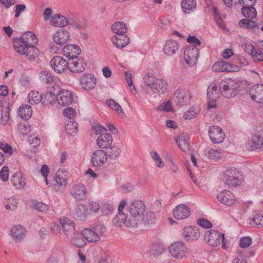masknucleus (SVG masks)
Returning <instances> with one entry per match:
<instances>
[{
	"label": "nucleus",
	"instance_id": "bb28decb",
	"mask_svg": "<svg viewBox=\"0 0 263 263\" xmlns=\"http://www.w3.org/2000/svg\"><path fill=\"white\" fill-rule=\"evenodd\" d=\"M112 143V136L109 133L100 135L97 140V144L100 149L107 148L111 146Z\"/></svg>",
	"mask_w": 263,
	"mask_h": 263
},
{
	"label": "nucleus",
	"instance_id": "2eb2a0df",
	"mask_svg": "<svg viewBox=\"0 0 263 263\" xmlns=\"http://www.w3.org/2000/svg\"><path fill=\"white\" fill-rule=\"evenodd\" d=\"M199 229L196 226L184 227L182 230V236L186 241H195L200 237Z\"/></svg>",
	"mask_w": 263,
	"mask_h": 263
},
{
	"label": "nucleus",
	"instance_id": "ea45409f",
	"mask_svg": "<svg viewBox=\"0 0 263 263\" xmlns=\"http://www.w3.org/2000/svg\"><path fill=\"white\" fill-rule=\"evenodd\" d=\"M70 243L77 248H83L86 245L85 240L84 238L81 237L78 234L72 235L71 237L68 238Z\"/></svg>",
	"mask_w": 263,
	"mask_h": 263
},
{
	"label": "nucleus",
	"instance_id": "393cba45",
	"mask_svg": "<svg viewBox=\"0 0 263 263\" xmlns=\"http://www.w3.org/2000/svg\"><path fill=\"white\" fill-rule=\"evenodd\" d=\"M167 89V83L162 79H158L151 87L150 91L156 95L164 93Z\"/></svg>",
	"mask_w": 263,
	"mask_h": 263
},
{
	"label": "nucleus",
	"instance_id": "2f4dec72",
	"mask_svg": "<svg viewBox=\"0 0 263 263\" xmlns=\"http://www.w3.org/2000/svg\"><path fill=\"white\" fill-rule=\"evenodd\" d=\"M89 214L88 210L86 206L84 204H78L74 211V215L76 218L80 220H84Z\"/></svg>",
	"mask_w": 263,
	"mask_h": 263
},
{
	"label": "nucleus",
	"instance_id": "09e8293b",
	"mask_svg": "<svg viewBox=\"0 0 263 263\" xmlns=\"http://www.w3.org/2000/svg\"><path fill=\"white\" fill-rule=\"evenodd\" d=\"M40 79L43 83L49 84L53 82V77L49 72L43 71L40 73Z\"/></svg>",
	"mask_w": 263,
	"mask_h": 263
},
{
	"label": "nucleus",
	"instance_id": "c756f323",
	"mask_svg": "<svg viewBox=\"0 0 263 263\" xmlns=\"http://www.w3.org/2000/svg\"><path fill=\"white\" fill-rule=\"evenodd\" d=\"M179 49L178 43L174 40L166 41L164 47L163 52L168 55H172L176 52Z\"/></svg>",
	"mask_w": 263,
	"mask_h": 263
},
{
	"label": "nucleus",
	"instance_id": "a878e982",
	"mask_svg": "<svg viewBox=\"0 0 263 263\" xmlns=\"http://www.w3.org/2000/svg\"><path fill=\"white\" fill-rule=\"evenodd\" d=\"M251 99L258 103H263V84L253 86L250 90Z\"/></svg>",
	"mask_w": 263,
	"mask_h": 263
},
{
	"label": "nucleus",
	"instance_id": "9b49d317",
	"mask_svg": "<svg viewBox=\"0 0 263 263\" xmlns=\"http://www.w3.org/2000/svg\"><path fill=\"white\" fill-rule=\"evenodd\" d=\"M245 147L250 151L263 149V132L254 135L251 139L245 143Z\"/></svg>",
	"mask_w": 263,
	"mask_h": 263
},
{
	"label": "nucleus",
	"instance_id": "aec40b11",
	"mask_svg": "<svg viewBox=\"0 0 263 263\" xmlns=\"http://www.w3.org/2000/svg\"><path fill=\"white\" fill-rule=\"evenodd\" d=\"M80 82L83 89L87 90H91L96 85V79L92 74L85 73L81 77Z\"/></svg>",
	"mask_w": 263,
	"mask_h": 263
},
{
	"label": "nucleus",
	"instance_id": "774afa93",
	"mask_svg": "<svg viewBox=\"0 0 263 263\" xmlns=\"http://www.w3.org/2000/svg\"><path fill=\"white\" fill-rule=\"evenodd\" d=\"M18 130L23 135H27L30 130V126L26 124H21L18 126Z\"/></svg>",
	"mask_w": 263,
	"mask_h": 263
},
{
	"label": "nucleus",
	"instance_id": "f257e3e1",
	"mask_svg": "<svg viewBox=\"0 0 263 263\" xmlns=\"http://www.w3.org/2000/svg\"><path fill=\"white\" fill-rule=\"evenodd\" d=\"M38 39L34 33L28 31L23 33L19 39L13 40V46L15 51L30 61L34 60L39 53L35 45Z\"/></svg>",
	"mask_w": 263,
	"mask_h": 263
},
{
	"label": "nucleus",
	"instance_id": "603ef678",
	"mask_svg": "<svg viewBox=\"0 0 263 263\" xmlns=\"http://www.w3.org/2000/svg\"><path fill=\"white\" fill-rule=\"evenodd\" d=\"M65 117L68 118L69 121H74V118L76 116V111L71 107H67L63 111Z\"/></svg>",
	"mask_w": 263,
	"mask_h": 263
},
{
	"label": "nucleus",
	"instance_id": "3c124183",
	"mask_svg": "<svg viewBox=\"0 0 263 263\" xmlns=\"http://www.w3.org/2000/svg\"><path fill=\"white\" fill-rule=\"evenodd\" d=\"M141 219L148 223L153 222L155 219V214L152 211H147L145 214L144 213L141 217Z\"/></svg>",
	"mask_w": 263,
	"mask_h": 263
},
{
	"label": "nucleus",
	"instance_id": "a211bd4d",
	"mask_svg": "<svg viewBox=\"0 0 263 263\" xmlns=\"http://www.w3.org/2000/svg\"><path fill=\"white\" fill-rule=\"evenodd\" d=\"M54 180L57 184L53 185V189L55 191H59L61 190H64L67 184V175L66 172L62 170H59L54 177Z\"/></svg>",
	"mask_w": 263,
	"mask_h": 263
},
{
	"label": "nucleus",
	"instance_id": "052dcab7",
	"mask_svg": "<svg viewBox=\"0 0 263 263\" xmlns=\"http://www.w3.org/2000/svg\"><path fill=\"white\" fill-rule=\"evenodd\" d=\"M0 149L2 150L5 153L11 155L12 154V148L7 143L3 142L0 143Z\"/></svg>",
	"mask_w": 263,
	"mask_h": 263
},
{
	"label": "nucleus",
	"instance_id": "6e6d98bb",
	"mask_svg": "<svg viewBox=\"0 0 263 263\" xmlns=\"http://www.w3.org/2000/svg\"><path fill=\"white\" fill-rule=\"evenodd\" d=\"M153 159L157 163V166L159 168H162L164 166V162L162 161L159 154L156 151H152L150 153Z\"/></svg>",
	"mask_w": 263,
	"mask_h": 263
},
{
	"label": "nucleus",
	"instance_id": "f704fd0d",
	"mask_svg": "<svg viewBox=\"0 0 263 263\" xmlns=\"http://www.w3.org/2000/svg\"><path fill=\"white\" fill-rule=\"evenodd\" d=\"M11 234L14 241L18 242L21 241L24 237L25 230L21 226H15L11 229Z\"/></svg>",
	"mask_w": 263,
	"mask_h": 263
},
{
	"label": "nucleus",
	"instance_id": "864d4df0",
	"mask_svg": "<svg viewBox=\"0 0 263 263\" xmlns=\"http://www.w3.org/2000/svg\"><path fill=\"white\" fill-rule=\"evenodd\" d=\"M4 203L5 208L8 210H14L17 205L16 200L13 198L7 199Z\"/></svg>",
	"mask_w": 263,
	"mask_h": 263
},
{
	"label": "nucleus",
	"instance_id": "4be33fe9",
	"mask_svg": "<svg viewBox=\"0 0 263 263\" xmlns=\"http://www.w3.org/2000/svg\"><path fill=\"white\" fill-rule=\"evenodd\" d=\"M191 214L190 209L184 204H179L176 206L173 211L175 218L182 220L187 218Z\"/></svg>",
	"mask_w": 263,
	"mask_h": 263
},
{
	"label": "nucleus",
	"instance_id": "680f3d73",
	"mask_svg": "<svg viewBox=\"0 0 263 263\" xmlns=\"http://www.w3.org/2000/svg\"><path fill=\"white\" fill-rule=\"evenodd\" d=\"M197 223L202 228L205 229H209L212 227V223L206 219L199 218L197 220Z\"/></svg>",
	"mask_w": 263,
	"mask_h": 263
},
{
	"label": "nucleus",
	"instance_id": "6e6552de",
	"mask_svg": "<svg viewBox=\"0 0 263 263\" xmlns=\"http://www.w3.org/2000/svg\"><path fill=\"white\" fill-rule=\"evenodd\" d=\"M204 238L210 246L215 247L223 242L224 234H221L214 230H208L204 234Z\"/></svg>",
	"mask_w": 263,
	"mask_h": 263
},
{
	"label": "nucleus",
	"instance_id": "69168bd1",
	"mask_svg": "<svg viewBox=\"0 0 263 263\" xmlns=\"http://www.w3.org/2000/svg\"><path fill=\"white\" fill-rule=\"evenodd\" d=\"M187 42L192 44L191 45H195L197 47L200 45V41L194 36H189L187 39Z\"/></svg>",
	"mask_w": 263,
	"mask_h": 263
},
{
	"label": "nucleus",
	"instance_id": "7c9ffc66",
	"mask_svg": "<svg viewBox=\"0 0 263 263\" xmlns=\"http://www.w3.org/2000/svg\"><path fill=\"white\" fill-rule=\"evenodd\" d=\"M213 71L220 72L223 71H232L233 70L231 64L224 61H218L216 62L212 66Z\"/></svg>",
	"mask_w": 263,
	"mask_h": 263
},
{
	"label": "nucleus",
	"instance_id": "e433bc0d",
	"mask_svg": "<svg viewBox=\"0 0 263 263\" xmlns=\"http://www.w3.org/2000/svg\"><path fill=\"white\" fill-rule=\"evenodd\" d=\"M105 153H106L107 158L110 159H115L117 158L121 153V149L117 145H111L110 146L106 148Z\"/></svg>",
	"mask_w": 263,
	"mask_h": 263
},
{
	"label": "nucleus",
	"instance_id": "4c0bfd02",
	"mask_svg": "<svg viewBox=\"0 0 263 263\" xmlns=\"http://www.w3.org/2000/svg\"><path fill=\"white\" fill-rule=\"evenodd\" d=\"M111 29L117 36L125 35V33L127 30L125 23L120 22L115 23L112 26Z\"/></svg>",
	"mask_w": 263,
	"mask_h": 263
},
{
	"label": "nucleus",
	"instance_id": "423d86ee",
	"mask_svg": "<svg viewBox=\"0 0 263 263\" xmlns=\"http://www.w3.org/2000/svg\"><path fill=\"white\" fill-rule=\"evenodd\" d=\"M77 98L74 93L66 89H61L56 97L58 103L62 106L71 105Z\"/></svg>",
	"mask_w": 263,
	"mask_h": 263
},
{
	"label": "nucleus",
	"instance_id": "5701e85b",
	"mask_svg": "<svg viewBox=\"0 0 263 263\" xmlns=\"http://www.w3.org/2000/svg\"><path fill=\"white\" fill-rule=\"evenodd\" d=\"M86 67V64L82 58L76 57L72 58L71 63H69L68 69L72 72H82Z\"/></svg>",
	"mask_w": 263,
	"mask_h": 263
},
{
	"label": "nucleus",
	"instance_id": "f03ea898",
	"mask_svg": "<svg viewBox=\"0 0 263 263\" xmlns=\"http://www.w3.org/2000/svg\"><path fill=\"white\" fill-rule=\"evenodd\" d=\"M105 231V227L103 224L96 223L89 228L83 229L81 235L88 242H97L101 240Z\"/></svg>",
	"mask_w": 263,
	"mask_h": 263
},
{
	"label": "nucleus",
	"instance_id": "473e14b6",
	"mask_svg": "<svg viewBox=\"0 0 263 263\" xmlns=\"http://www.w3.org/2000/svg\"><path fill=\"white\" fill-rule=\"evenodd\" d=\"M111 41L117 48H123L129 43V39L126 35L113 36Z\"/></svg>",
	"mask_w": 263,
	"mask_h": 263
},
{
	"label": "nucleus",
	"instance_id": "58836bf2",
	"mask_svg": "<svg viewBox=\"0 0 263 263\" xmlns=\"http://www.w3.org/2000/svg\"><path fill=\"white\" fill-rule=\"evenodd\" d=\"M11 182L13 185L16 188L23 187L25 185V179L21 172L14 173L11 179Z\"/></svg>",
	"mask_w": 263,
	"mask_h": 263
},
{
	"label": "nucleus",
	"instance_id": "8fccbe9b",
	"mask_svg": "<svg viewBox=\"0 0 263 263\" xmlns=\"http://www.w3.org/2000/svg\"><path fill=\"white\" fill-rule=\"evenodd\" d=\"M208 156L209 159L217 160L222 157V152L220 149H211L209 151Z\"/></svg>",
	"mask_w": 263,
	"mask_h": 263
},
{
	"label": "nucleus",
	"instance_id": "6ab92c4d",
	"mask_svg": "<svg viewBox=\"0 0 263 263\" xmlns=\"http://www.w3.org/2000/svg\"><path fill=\"white\" fill-rule=\"evenodd\" d=\"M60 222L64 234L68 239L75 233V227L73 221L67 218H61Z\"/></svg>",
	"mask_w": 263,
	"mask_h": 263
},
{
	"label": "nucleus",
	"instance_id": "b1692460",
	"mask_svg": "<svg viewBox=\"0 0 263 263\" xmlns=\"http://www.w3.org/2000/svg\"><path fill=\"white\" fill-rule=\"evenodd\" d=\"M176 142L182 151L186 153L190 152L191 147L187 134L181 133L176 138Z\"/></svg>",
	"mask_w": 263,
	"mask_h": 263
},
{
	"label": "nucleus",
	"instance_id": "ddd939ff",
	"mask_svg": "<svg viewBox=\"0 0 263 263\" xmlns=\"http://www.w3.org/2000/svg\"><path fill=\"white\" fill-rule=\"evenodd\" d=\"M106 153L103 149L95 151L91 156V163L96 167H100L105 164L107 160Z\"/></svg>",
	"mask_w": 263,
	"mask_h": 263
},
{
	"label": "nucleus",
	"instance_id": "412c9836",
	"mask_svg": "<svg viewBox=\"0 0 263 263\" xmlns=\"http://www.w3.org/2000/svg\"><path fill=\"white\" fill-rule=\"evenodd\" d=\"M52 39L55 43L63 46L69 41L70 34L68 31L64 29H60L53 35Z\"/></svg>",
	"mask_w": 263,
	"mask_h": 263
},
{
	"label": "nucleus",
	"instance_id": "5fc2aeb1",
	"mask_svg": "<svg viewBox=\"0 0 263 263\" xmlns=\"http://www.w3.org/2000/svg\"><path fill=\"white\" fill-rule=\"evenodd\" d=\"M107 105L112 109L117 111L119 114H123V110L120 105L114 100L110 99L106 101Z\"/></svg>",
	"mask_w": 263,
	"mask_h": 263
},
{
	"label": "nucleus",
	"instance_id": "4468645a",
	"mask_svg": "<svg viewBox=\"0 0 263 263\" xmlns=\"http://www.w3.org/2000/svg\"><path fill=\"white\" fill-rule=\"evenodd\" d=\"M209 135L212 142L215 144L222 142L225 138L223 130L217 126H212L209 128Z\"/></svg>",
	"mask_w": 263,
	"mask_h": 263
},
{
	"label": "nucleus",
	"instance_id": "1a4fd4ad",
	"mask_svg": "<svg viewBox=\"0 0 263 263\" xmlns=\"http://www.w3.org/2000/svg\"><path fill=\"white\" fill-rule=\"evenodd\" d=\"M199 54V49L195 45H189L184 51L185 62L190 65H194L197 60Z\"/></svg>",
	"mask_w": 263,
	"mask_h": 263
},
{
	"label": "nucleus",
	"instance_id": "cd10ccee",
	"mask_svg": "<svg viewBox=\"0 0 263 263\" xmlns=\"http://www.w3.org/2000/svg\"><path fill=\"white\" fill-rule=\"evenodd\" d=\"M50 23L55 27H64L68 25V18L61 14H57L51 16Z\"/></svg>",
	"mask_w": 263,
	"mask_h": 263
},
{
	"label": "nucleus",
	"instance_id": "bf43d9fd",
	"mask_svg": "<svg viewBox=\"0 0 263 263\" xmlns=\"http://www.w3.org/2000/svg\"><path fill=\"white\" fill-rule=\"evenodd\" d=\"M33 208L41 212H44L48 210V206L42 202H35L33 204Z\"/></svg>",
	"mask_w": 263,
	"mask_h": 263
},
{
	"label": "nucleus",
	"instance_id": "0e129e2a",
	"mask_svg": "<svg viewBox=\"0 0 263 263\" xmlns=\"http://www.w3.org/2000/svg\"><path fill=\"white\" fill-rule=\"evenodd\" d=\"M252 222L257 226L263 227V215L261 214H256L253 218Z\"/></svg>",
	"mask_w": 263,
	"mask_h": 263
},
{
	"label": "nucleus",
	"instance_id": "e2e57ef3",
	"mask_svg": "<svg viewBox=\"0 0 263 263\" xmlns=\"http://www.w3.org/2000/svg\"><path fill=\"white\" fill-rule=\"evenodd\" d=\"M9 169L7 166H4L0 171V177L4 181H6L8 179Z\"/></svg>",
	"mask_w": 263,
	"mask_h": 263
},
{
	"label": "nucleus",
	"instance_id": "37998d69",
	"mask_svg": "<svg viewBox=\"0 0 263 263\" xmlns=\"http://www.w3.org/2000/svg\"><path fill=\"white\" fill-rule=\"evenodd\" d=\"M159 78H157L153 74L148 72L143 77V80L145 86L150 90L151 87Z\"/></svg>",
	"mask_w": 263,
	"mask_h": 263
},
{
	"label": "nucleus",
	"instance_id": "20e7f679",
	"mask_svg": "<svg viewBox=\"0 0 263 263\" xmlns=\"http://www.w3.org/2000/svg\"><path fill=\"white\" fill-rule=\"evenodd\" d=\"M241 176V172L233 167L227 168L222 174L225 183L231 187L240 184L242 181Z\"/></svg>",
	"mask_w": 263,
	"mask_h": 263
},
{
	"label": "nucleus",
	"instance_id": "c03bdc74",
	"mask_svg": "<svg viewBox=\"0 0 263 263\" xmlns=\"http://www.w3.org/2000/svg\"><path fill=\"white\" fill-rule=\"evenodd\" d=\"M200 111V108L198 105H194L186 111L183 116L185 120H190L194 118Z\"/></svg>",
	"mask_w": 263,
	"mask_h": 263
},
{
	"label": "nucleus",
	"instance_id": "79ce46f5",
	"mask_svg": "<svg viewBox=\"0 0 263 263\" xmlns=\"http://www.w3.org/2000/svg\"><path fill=\"white\" fill-rule=\"evenodd\" d=\"M241 12L244 17L253 19L256 17L257 12L253 6H243L241 9Z\"/></svg>",
	"mask_w": 263,
	"mask_h": 263
},
{
	"label": "nucleus",
	"instance_id": "7ed1b4c3",
	"mask_svg": "<svg viewBox=\"0 0 263 263\" xmlns=\"http://www.w3.org/2000/svg\"><path fill=\"white\" fill-rule=\"evenodd\" d=\"M239 84L230 79H225L219 84L221 95L226 98L235 97L239 92Z\"/></svg>",
	"mask_w": 263,
	"mask_h": 263
},
{
	"label": "nucleus",
	"instance_id": "c9c22d12",
	"mask_svg": "<svg viewBox=\"0 0 263 263\" xmlns=\"http://www.w3.org/2000/svg\"><path fill=\"white\" fill-rule=\"evenodd\" d=\"M181 6L185 13H190L196 9V2L195 0H183Z\"/></svg>",
	"mask_w": 263,
	"mask_h": 263
},
{
	"label": "nucleus",
	"instance_id": "de8ad7c7",
	"mask_svg": "<svg viewBox=\"0 0 263 263\" xmlns=\"http://www.w3.org/2000/svg\"><path fill=\"white\" fill-rule=\"evenodd\" d=\"M78 125L75 121H69L65 126V130L68 134L75 135L77 133Z\"/></svg>",
	"mask_w": 263,
	"mask_h": 263
},
{
	"label": "nucleus",
	"instance_id": "39448f33",
	"mask_svg": "<svg viewBox=\"0 0 263 263\" xmlns=\"http://www.w3.org/2000/svg\"><path fill=\"white\" fill-rule=\"evenodd\" d=\"M170 254L174 258L181 259L185 257L187 249L181 241L174 242L168 248Z\"/></svg>",
	"mask_w": 263,
	"mask_h": 263
},
{
	"label": "nucleus",
	"instance_id": "c85d7f7f",
	"mask_svg": "<svg viewBox=\"0 0 263 263\" xmlns=\"http://www.w3.org/2000/svg\"><path fill=\"white\" fill-rule=\"evenodd\" d=\"M71 194L77 199H83L86 195V189L83 184H77L73 187L71 191Z\"/></svg>",
	"mask_w": 263,
	"mask_h": 263
},
{
	"label": "nucleus",
	"instance_id": "dca6fc26",
	"mask_svg": "<svg viewBox=\"0 0 263 263\" xmlns=\"http://www.w3.org/2000/svg\"><path fill=\"white\" fill-rule=\"evenodd\" d=\"M112 223L117 227H121L123 225H125L126 227L128 228L134 226L137 224V222L135 220H127V216L124 212H118L113 218Z\"/></svg>",
	"mask_w": 263,
	"mask_h": 263
},
{
	"label": "nucleus",
	"instance_id": "49530a36",
	"mask_svg": "<svg viewBox=\"0 0 263 263\" xmlns=\"http://www.w3.org/2000/svg\"><path fill=\"white\" fill-rule=\"evenodd\" d=\"M238 24L239 27L242 28L250 29L254 28L257 25L256 23L250 18L242 19L239 21Z\"/></svg>",
	"mask_w": 263,
	"mask_h": 263
},
{
	"label": "nucleus",
	"instance_id": "72a5a7b5",
	"mask_svg": "<svg viewBox=\"0 0 263 263\" xmlns=\"http://www.w3.org/2000/svg\"><path fill=\"white\" fill-rule=\"evenodd\" d=\"M27 98L28 102L31 105H35L40 102H42L43 104L47 103L44 100L43 96L37 91H30Z\"/></svg>",
	"mask_w": 263,
	"mask_h": 263
},
{
	"label": "nucleus",
	"instance_id": "a18cd8bd",
	"mask_svg": "<svg viewBox=\"0 0 263 263\" xmlns=\"http://www.w3.org/2000/svg\"><path fill=\"white\" fill-rule=\"evenodd\" d=\"M164 246L160 244H153L149 249V253L151 255L158 256L163 254L164 252Z\"/></svg>",
	"mask_w": 263,
	"mask_h": 263
},
{
	"label": "nucleus",
	"instance_id": "0eeeda50",
	"mask_svg": "<svg viewBox=\"0 0 263 263\" xmlns=\"http://www.w3.org/2000/svg\"><path fill=\"white\" fill-rule=\"evenodd\" d=\"M128 212L133 218H141L145 212L146 206L141 200L131 201L128 205Z\"/></svg>",
	"mask_w": 263,
	"mask_h": 263
},
{
	"label": "nucleus",
	"instance_id": "13d9d810",
	"mask_svg": "<svg viewBox=\"0 0 263 263\" xmlns=\"http://www.w3.org/2000/svg\"><path fill=\"white\" fill-rule=\"evenodd\" d=\"M44 100L47 103L44 104V105H47L48 104H52V102H54L55 99V95L54 92L51 91L47 92L44 94L43 96Z\"/></svg>",
	"mask_w": 263,
	"mask_h": 263
},
{
	"label": "nucleus",
	"instance_id": "338daca9",
	"mask_svg": "<svg viewBox=\"0 0 263 263\" xmlns=\"http://www.w3.org/2000/svg\"><path fill=\"white\" fill-rule=\"evenodd\" d=\"M171 109L172 107L168 102H165L162 105H160L157 107V110L158 111H169L171 110Z\"/></svg>",
	"mask_w": 263,
	"mask_h": 263
},
{
	"label": "nucleus",
	"instance_id": "9d476101",
	"mask_svg": "<svg viewBox=\"0 0 263 263\" xmlns=\"http://www.w3.org/2000/svg\"><path fill=\"white\" fill-rule=\"evenodd\" d=\"M51 67L57 73H61L68 69L69 63L61 56H54L50 62Z\"/></svg>",
	"mask_w": 263,
	"mask_h": 263
},
{
	"label": "nucleus",
	"instance_id": "f3484780",
	"mask_svg": "<svg viewBox=\"0 0 263 263\" xmlns=\"http://www.w3.org/2000/svg\"><path fill=\"white\" fill-rule=\"evenodd\" d=\"M217 198L219 202L227 206H232L236 201L234 195L228 190L220 192L217 195Z\"/></svg>",
	"mask_w": 263,
	"mask_h": 263
},
{
	"label": "nucleus",
	"instance_id": "a19ab883",
	"mask_svg": "<svg viewBox=\"0 0 263 263\" xmlns=\"http://www.w3.org/2000/svg\"><path fill=\"white\" fill-rule=\"evenodd\" d=\"M32 113V110L31 107L28 105L21 106L18 109L20 117L25 120L29 119L31 116Z\"/></svg>",
	"mask_w": 263,
	"mask_h": 263
},
{
	"label": "nucleus",
	"instance_id": "4d7b16f0",
	"mask_svg": "<svg viewBox=\"0 0 263 263\" xmlns=\"http://www.w3.org/2000/svg\"><path fill=\"white\" fill-rule=\"evenodd\" d=\"M252 238L249 236H246L241 238L239 241V247L241 248H247L252 243Z\"/></svg>",
	"mask_w": 263,
	"mask_h": 263
},
{
	"label": "nucleus",
	"instance_id": "f8f14e48",
	"mask_svg": "<svg viewBox=\"0 0 263 263\" xmlns=\"http://www.w3.org/2000/svg\"><path fill=\"white\" fill-rule=\"evenodd\" d=\"M191 92L185 89H177L174 92V100L178 105H187L191 99Z\"/></svg>",
	"mask_w": 263,
	"mask_h": 263
}]
</instances>
